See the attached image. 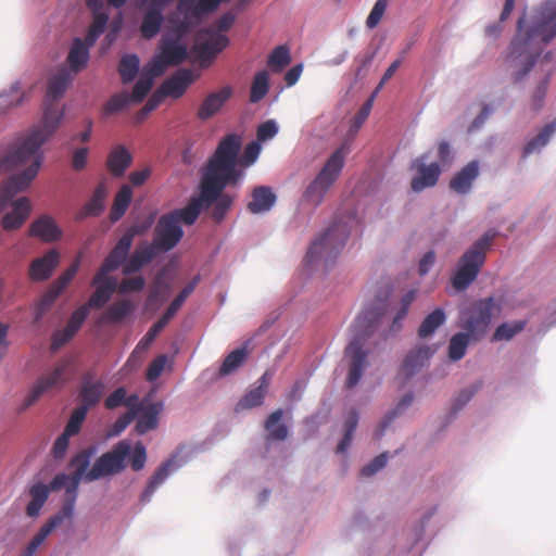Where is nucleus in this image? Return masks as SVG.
<instances>
[{"label":"nucleus","mask_w":556,"mask_h":556,"mask_svg":"<svg viewBox=\"0 0 556 556\" xmlns=\"http://www.w3.org/2000/svg\"><path fill=\"white\" fill-rule=\"evenodd\" d=\"M108 194V188L104 182L98 184L91 199L84 205L77 215L78 219L99 216L104 210V201Z\"/></svg>","instance_id":"nucleus-31"},{"label":"nucleus","mask_w":556,"mask_h":556,"mask_svg":"<svg viewBox=\"0 0 556 556\" xmlns=\"http://www.w3.org/2000/svg\"><path fill=\"white\" fill-rule=\"evenodd\" d=\"M478 175L479 163L471 161L455 174L450 181V187L457 193H467L471 189V185Z\"/></svg>","instance_id":"nucleus-29"},{"label":"nucleus","mask_w":556,"mask_h":556,"mask_svg":"<svg viewBox=\"0 0 556 556\" xmlns=\"http://www.w3.org/2000/svg\"><path fill=\"white\" fill-rule=\"evenodd\" d=\"M163 410V403L155 402L147 404L136 416L135 430L138 434H144L159 425V416Z\"/></svg>","instance_id":"nucleus-28"},{"label":"nucleus","mask_w":556,"mask_h":556,"mask_svg":"<svg viewBox=\"0 0 556 556\" xmlns=\"http://www.w3.org/2000/svg\"><path fill=\"white\" fill-rule=\"evenodd\" d=\"M496 235L495 230H488L460 256L458 267L451 279L456 290L467 289L477 278Z\"/></svg>","instance_id":"nucleus-8"},{"label":"nucleus","mask_w":556,"mask_h":556,"mask_svg":"<svg viewBox=\"0 0 556 556\" xmlns=\"http://www.w3.org/2000/svg\"><path fill=\"white\" fill-rule=\"evenodd\" d=\"M206 33L208 38L200 43L199 52L202 58L212 60L229 45V39L219 33L212 30H206Z\"/></svg>","instance_id":"nucleus-32"},{"label":"nucleus","mask_w":556,"mask_h":556,"mask_svg":"<svg viewBox=\"0 0 556 556\" xmlns=\"http://www.w3.org/2000/svg\"><path fill=\"white\" fill-rule=\"evenodd\" d=\"M132 161L131 154L124 146L115 147L106 159V168L115 177H122Z\"/></svg>","instance_id":"nucleus-30"},{"label":"nucleus","mask_w":556,"mask_h":556,"mask_svg":"<svg viewBox=\"0 0 556 556\" xmlns=\"http://www.w3.org/2000/svg\"><path fill=\"white\" fill-rule=\"evenodd\" d=\"M278 132V126L274 119L262 123L256 130L257 141L264 142L273 139Z\"/></svg>","instance_id":"nucleus-63"},{"label":"nucleus","mask_w":556,"mask_h":556,"mask_svg":"<svg viewBox=\"0 0 556 556\" xmlns=\"http://www.w3.org/2000/svg\"><path fill=\"white\" fill-rule=\"evenodd\" d=\"M60 295L61 293L51 286L47 289L37 303L35 321H39L42 318Z\"/></svg>","instance_id":"nucleus-52"},{"label":"nucleus","mask_w":556,"mask_h":556,"mask_svg":"<svg viewBox=\"0 0 556 556\" xmlns=\"http://www.w3.org/2000/svg\"><path fill=\"white\" fill-rule=\"evenodd\" d=\"M249 351L247 346H241L230 352L223 361L218 375L220 377L235 372L248 358Z\"/></svg>","instance_id":"nucleus-38"},{"label":"nucleus","mask_w":556,"mask_h":556,"mask_svg":"<svg viewBox=\"0 0 556 556\" xmlns=\"http://www.w3.org/2000/svg\"><path fill=\"white\" fill-rule=\"evenodd\" d=\"M67 482L65 473H58L54 476L49 485L41 482L35 483L29 489L30 502L26 507V514L29 517H37L47 502L51 491H60Z\"/></svg>","instance_id":"nucleus-16"},{"label":"nucleus","mask_w":556,"mask_h":556,"mask_svg":"<svg viewBox=\"0 0 556 556\" xmlns=\"http://www.w3.org/2000/svg\"><path fill=\"white\" fill-rule=\"evenodd\" d=\"M84 254L79 252L73 263L50 285L53 289L58 290L61 294L71 283L76 276Z\"/></svg>","instance_id":"nucleus-42"},{"label":"nucleus","mask_w":556,"mask_h":556,"mask_svg":"<svg viewBox=\"0 0 556 556\" xmlns=\"http://www.w3.org/2000/svg\"><path fill=\"white\" fill-rule=\"evenodd\" d=\"M549 74L548 73L540 83L539 85L536 86V88L534 89L532 96H531V109L532 111L534 112H538L540 111L543 105H544V99H545V94H546V90H547V86H548V78H549Z\"/></svg>","instance_id":"nucleus-58"},{"label":"nucleus","mask_w":556,"mask_h":556,"mask_svg":"<svg viewBox=\"0 0 556 556\" xmlns=\"http://www.w3.org/2000/svg\"><path fill=\"white\" fill-rule=\"evenodd\" d=\"M283 416L282 409H276L270 413L265 421V430L267 431V441H283L288 438V427L281 422Z\"/></svg>","instance_id":"nucleus-34"},{"label":"nucleus","mask_w":556,"mask_h":556,"mask_svg":"<svg viewBox=\"0 0 556 556\" xmlns=\"http://www.w3.org/2000/svg\"><path fill=\"white\" fill-rule=\"evenodd\" d=\"M350 235V228L345 223L334 222L327 228L308 248L306 262H329L334 260L342 251Z\"/></svg>","instance_id":"nucleus-9"},{"label":"nucleus","mask_w":556,"mask_h":556,"mask_svg":"<svg viewBox=\"0 0 556 556\" xmlns=\"http://www.w3.org/2000/svg\"><path fill=\"white\" fill-rule=\"evenodd\" d=\"M92 450H83L77 453L70 463L74 468L67 476V480L91 482L106 476L122 472L126 468V459L129 458L134 471L143 469L147 462V451L142 442H137L132 447L128 440L117 442L111 451L102 454L88 470L92 457Z\"/></svg>","instance_id":"nucleus-3"},{"label":"nucleus","mask_w":556,"mask_h":556,"mask_svg":"<svg viewBox=\"0 0 556 556\" xmlns=\"http://www.w3.org/2000/svg\"><path fill=\"white\" fill-rule=\"evenodd\" d=\"M157 251L160 250L153 242L138 247L126 261L123 273L129 275L139 271L154 260Z\"/></svg>","instance_id":"nucleus-26"},{"label":"nucleus","mask_w":556,"mask_h":556,"mask_svg":"<svg viewBox=\"0 0 556 556\" xmlns=\"http://www.w3.org/2000/svg\"><path fill=\"white\" fill-rule=\"evenodd\" d=\"M260 152H261V144L256 141H253V142H250L245 147L242 157L241 159L237 157L236 166H237V169L242 172V176L244 175V172L242 168L239 167V165L243 168L249 167L256 161V159L260 155ZM237 156H239V153L237 154Z\"/></svg>","instance_id":"nucleus-54"},{"label":"nucleus","mask_w":556,"mask_h":556,"mask_svg":"<svg viewBox=\"0 0 556 556\" xmlns=\"http://www.w3.org/2000/svg\"><path fill=\"white\" fill-rule=\"evenodd\" d=\"M140 9L143 10V17L140 25V33L144 39L155 37L164 22V11L174 0H138Z\"/></svg>","instance_id":"nucleus-13"},{"label":"nucleus","mask_w":556,"mask_h":556,"mask_svg":"<svg viewBox=\"0 0 556 556\" xmlns=\"http://www.w3.org/2000/svg\"><path fill=\"white\" fill-rule=\"evenodd\" d=\"M28 235L42 242L51 243L61 239L62 230L51 216L43 214L33 220Z\"/></svg>","instance_id":"nucleus-21"},{"label":"nucleus","mask_w":556,"mask_h":556,"mask_svg":"<svg viewBox=\"0 0 556 556\" xmlns=\"http://www.w3.org/2000/svg\"><path fill=\"white\" fill-rule=\"evenodd\" d=\"M130 101L129 96L126 92L116 93L112 96L104 105V113L112 115L124 110Z\"/></svg>","instance_id":"nucleus-57"},{"label":"nucleus","mask_w":556,"mask_h":556,"mask_svg":"<svg viewBox=\"0 0 556 556\" xmlns=\"http://www.w3.org/2000/svg\"><path fill=\"white\" fill-rule=\"evenodd\" d=\"M144 286L146 279L142 276L125 278L118 285L117 291L121 294H125L128 292H139L144 288Z\"/></svg>","instance_id":"nucleus-61"},{"label":"nucleus","mask_w":556,"mask_h":556,"mask_svg":"<svg viewBox=\"0 0 556 556\" xmlns=\"http://www.w3.org/2000/svg\"><path fill=\"white\" fill-rule=\"evenodd\" d=\"M139 58L136 54L124 55L118 65V72L124 84H128L136 77L139 71Z\"/></svg>","instance_id":"nucleus-46"},{"label":"nucleus","mask_w":556,"mask_h":556,"mask_svg":"<svg viewBox=\"0 0 556 556\" xmlns=\"http://www.w3.org/2000/svg\"><path fill=\"white\" fill-rule=\"evenodd\" d=\"M13 144L9 148L0 149V175L9 170L25 167L22 170V173L9 177L0 187V214L8 206L12 207V210L4 214V216L1 219L2 228L8 231L20 229L31 212V203L28 198L22 197L17 200H14L15 195L18 192L24 191L30 185L29 182L27 186L22 188L20 181V178L28 170L30 166V161H25L21 163L16 162L7 165V163H4V161L2 160L3 157H7V155L13 153Z\"/></svg>","instance_id":"nucleus-5"},{"label":"nucleus","mask_w":556,"mask_h":556,"mask_svg":"<svg viewBox=\"0 0 556 556\" xmlns=\"http://www.w3.org/2000/svg\"><path fill=\"white\" fill-rule=\"evenodd\" d=\"M137 231V228H129L119 238L115 247L111 250L100 266L99 276H103L105 273H111L117 269L127 260ZM100 277H98V279Z\"/></svg>","instance_id":"nucleus-17"},{"label":"nucleus","mask_w":556,"mask_h":556,"mask_svg":"<svg viewBox=\"0 0 556 556\" xmlns=\"http://www.w3.org/2000/svg\"><path fill=\"white\" fill-rule=\"evenodd\" d=\"M270 380L271 376L268 371H265L256 381L257 386L250 389L237 403L236 412H242L261 406L264 403Z\"/></svg>","instance_id":"nucleus-23"},{"label":"nucleus","mask_w":556,"mask_h":556,"mask_svg":"<svg viewBox=\"0 0 556 556\" xmlns=\"http://www.w3.org/2000/svg\"><path fill=\"white\" fill-rule=\"evenodd\" d=\"M177 9L186 18H200L205 14L199 9L198 0H178Z\"/></svg>","instance_id":"nucleus-60"},{"label":"nucleus","mask_w":556,"mask_h":556,"mask_svg":"<svg viewBox=\"0 0 556 556\" xmlns=\"http://www.w3.org/2000/svg\"><path fill=\"white\" fill-rule=\"evenodd\" d=\"M388 5V0H377L374 8L371 9L367 20L366 25L368 28H375L381 21L386 9Z\"/></svg>","instance_id":"nucleus-62"},{"label":"nucleus","mask_w":556,"mask_h":556,"mask_svg":"<svg viewBox=\"0 0 556 556\" xmlns=\"http://www.w3.org/2000/svg\"><path fill=\"white\" fill-rule=\"evenodd\" d=\"M134 309L129 300H121L111 304L102 316L103 323L116 324L122 321Z\"/></svg>","instance_id":"nucleus-39"},{"label":"nucleus","mask_w":556,"mask_h":556,"mask_svg":"<svg viewBox=\"0 0 556 556\" xmlns=\"http://www.w3.org/2000/svg\"><path fill=\"white\" fill-rule=\"evenodd\" d=\"M232 88L225 86L218 91L212 92L205 97L198 110V117L201 121H207L213 117L224 104L231 98Z\"/></svg>","instance_id":"nucleus-24"},{"label":"nucleus","mask_w":556,"mask_h":556,"mask_svg":"<svg viewBox=\"0 0 556 556\" xmlns=\"http://www.w3.org/2000/svg\"><path fill=\"white\" fill-rule=\"evenodd\" d=\"M87 414H88V410H86V407L77 406L72 412L71 417H70L63 432L70 437L76 435L80 431L83 422L85 421Z\"/></svg>","instance_id":"nucleus-53"},{"label":"nucleus","mask_w":556,"mask_h":556,"mask_svg":"<svg viewBox=\"0 0 556 556\" xmlns=\"http://www.w3.org/2000/svg\"><path fill=\"white\" fill-rule=\"evenodd\" d=\"M68 366L70 364L67 361H61L51 371L40 376L31 387L29 393L25 396L20 409L25 410L29 408L49 391L61 390L66 383L65 374Z\"/></svg>","instance_id":"nucleus-11"},{"label":"nucleus","mask_w":556,"mask_h":556,"mask_svg":"<svg viewBox=\"0 0 556 556\" xmlns=\"http://www.w3.org/2000/svg\"><path fill=\"white\" fill-rule=\"evenodd\" d=\"M232 201L233 198L231 195L223 193V191L220 192L218 198L214 201L215 206L212 211V217L215 222L219 223L224 219L232 204Z\"/></svg>","instance_id":"nucleus-56"},{"label":"nucleus","mask_w":556,"mask_h":556,"mask_svg":"<svg viewBox=\"0 0 556 556\" xmlns=\"http://www.w3.org/2000/svg\"><path fill=\"white\" fill-rule=\"evenodd\" d=\"M241 146L242 139L237 134H228L219 141L203 168L200 197L192 198L185 207L170 212L179 224H194L204 206L212 205L228 185L235 186L241 180L242 172L236 166Z\"/></svg>","instance_id":"nucleus-1"},{"label":"nucleus","mask_w":556,"mask_h":556,"mask_svg":"<svg viewBox=\"0 0 556 556\" xmlns=\"http://www.w3.org/2000/svg\"><path fill=\"white\" fill-rule=\"evenodd\" d=\"M61 255L55 249L47 251L42 256L33 260L28 267L30 280L40 282L48 280L59 266Z\"/></svg>","instance_id":"nucleus-18"},{"label":"nucleus","mask_w":556,"mask_h":556,"mask_svg":"<svg viewBox=\"0 0 556 556\" xmlns=\"http://www.w3.org/2000/svg\"><path fill=\"white\" fill-rule=\"evenodd\" d=\"M431 355L432 352L430 348L426 345H421L409 351L397 372V377L402 380V383H406L418 370H420Z\"/></svg>","instance_id":"nucleus-20"},{"label":"nucleus","mask_w":556,"mask_h":556,"mask_svg":"<svg viewBox=\"0 0 556 556\" xmlns=\"http://www.w3.org/2000/svg\"><path fill=\"white\" fill-rule=\"evenodd\" d=\"M416 289L408 290L402 298L400 308L397 309L391 326L392 331H399L402 328L401 321L406 317L410 304L415 301Z\"/></svg>","instance_id":"nucleus-51"},{"label":"nucleus","mask_w":556,"mask_h":556,"mask_svg":"<svg viewBox=\"0 0 556 556\" xmlns=\"http://www.w3.org/2000/svg\"><path fill=\"white\" fill-rule=\"evenodd\" d=\"M94 292L90 295L89 300L85 305L90 308H101L103 307L109 300L111 299V294H109V291L105 290L103 287H100V285H96Z\"/></svg>","instance_id":"nucleus-59"},{"label":"nucleus","mask_w":556,"mask_h":556,"mask_svg":"<svg viewBox=\"0 0 556 556\" xmlns=\"http://www.w3.org/2000/svg\"><path fill=\"white\" fill-rule=\"evenodd\" d=\"M276 201L277 197L270 187L258 186L252 190L247 208L252 214H263L270 211Z\"/></svg>","instance_id":"nucleus-27"},{"label":"nucleus","mask_w":556,"mask_h":556,"mask_svg":"<svg viewBox=\"0 0 556 556\" xmlns=\"http://www.w3.org/2000/svg\"><path fill=\"white\" fill-rule=\"evenodd\" d=\"M104 388V382L100 379H94L93 372H85L81 377L78 392V397L80 400L79 407H86V410L94 407L101 401Z\"/></svg>","instance_id":"nucleus-19"},{"label":"nucleus","mask_w":556,"mask_h":556,"mask_svg":"<svg viewBox=\"0 0 556 556\" xmlns=\"http://www.w3.org/2000/svg\"><path fill=\"white\" fill-rule=\"evenodd\" d=\"M350 152L351 146L348 141H344L331 153L319 173L305 189L303 200L306 203L316 207L324 202L327 192L338 180L344 166L345 157Z\"/></svg>","instance_id":"nucleus-7"},{"label":"nucleus","mask_w":556,"mask_h":556,"mask_svg":"<svg viewBox=\"0 0 556 556\" xmlns=\"http://www.w3.org/2000/svg\"><path fill=\"white\" fill-rule=\"evenodd\" d=\"M73 79L70 70L61 68L48 83V89L43 102V115L28 136L16 141L13 153L3 157L8 164L30 161L28 170L20 178L22 188L31 182L37 176L42 164L43 154L41 146L55 132L64 116V109L60 108L58 100L63 97Z\"/></svg>","instance_id":"nucleus-2"},{"label":"nucleus","mask_w":556,"mask_h":556,"mask_svg":"<svg viewBox=\"0 0 556 556\" xmlns=\"http://www.w3.org/2000/svg\"><path fill=\"white\" fill-rule=\"evenodd\" d=\"M159 76L161 75L154 74V70L149 64H147L132 88L131 97H129L130 100L134 102H141L151 90L154 78Z\"/></svg>","instance_id":"nucleus-36"},{"label":"nucleus","mask_w":556,"mask_h":556,"mask_svg":"<svg viewBox=\"0 0 556 556\" xmlns=\"http://www.w3.org/2000/svg\"><path fill=\"white\" fill-rule=\"evenodd\" d=\"M445 321V314L443 309L437 308L431 312L422 320L418 329V336L420 338H428Z\"/></svg>","instance_id":"nucleus-44"},{"label":"nucleus","mask_w":556,"mask_h":556,"mask_svg":"<svg viewBox=\"0 0 556 556\" xmlns=\"http://www.w3.org/2000/svg\"><path fill=\"white\" fill-rule=\"evenodd\" d=\"M470 338L472 337L469 332H458L451 338L448 345V357L452 361H459L465 356Z\"/></svg>","instance_id":"nucleus-47"},{"label":"nucleus","mask_w":556,"mask_h":556,"mask_svg":"<svg viewBox=\"0 0 556 556\" xmlns=\"http://www.w3.org/2000/svg\"><path fill=\"white\" fill-rule=\"evenodd\" d=\"M89 312L90 309L85 304L76 308L72 313L66 327L62 331H58L53 334L52 348L58 349L68 342L80 329Z\"/></svg>","instance_id":"nucleus-22"},{"label":"nucleus","mask_w":556,"mask_h":556,"mask_svg":"<svg viewBox=\"0 0 556 556\" xmlns=\"http://www.w3.org/2000/svg\"><path fill=\"white\" fill-rule=\"evenodd\" d=\"M525 328V321H517L515 324L504 323L500 325L493 334L494 341L510 340L514 336Z\"/></svg>","instance_id":"nucleus-55"},{"label":"nucleus","mask_w":556,"mask_h":556,"mask_svg":"<svg viewBox=\"0 0 556 556\" xmlns=\"http://www.w3.org/2000/svg\"><path fill=\"white\" fill-rule=\"evenodd\" d=\"M428 157L429 153L427 152L415 159L412 163V169L415 170V175L412 178L410 188L415 192L434 187L442 173L440 163H427Z\"/></svg>","instance_id":"nucleus-14"},{"label":"nucleus","mask_w":556,"mask_h":556,"mask_svg":"<svg viewBox=\"0 0 556 556\" xmlns=\"http://www.w3.org/2000/svg\"><path fill=\"white\" fill-rule=\"evenodd\" d=\"M153 243L160 251L174 249L184 236L182 228L177 218L169 213L162 215L154 229Z\"/></svg>","instance_id":"nucleus-15"},{"label":"nucleus","mask_w":556,"mask_h":556,"mask_svg":"<svg viewBox=\"0 0 556 556\" xmlns=\"http://www.w3.org/2000/svg\"><path fill=\"white\" fill-rule=\"evenodd\" d=\"M358 413L356 412V409H352L344 422V435L337 446L338 453L345 452V450L350 446L354 431L358 425Z\"/></svg>","instance_id":"nucleus-50"},{"label":"nucleus","mask_w":556,"mask_h":556,"mask_svg":"<svg viewBox=\"0 0 556 556\" xmlns=\"http://www.w3.org/2000/svg\"><path fill=\"white\" fill-rule=\"evenodd\" d=\"M413 401L414 394L412 392L404 394L402 399L399 401L396 407L388 412V414L384 416L383 420L380 424V429L377 433V437H381L384 430L389 427V425L407 407H409Z\"/></svg>","instance_id":"nucleus-48"},{"label":"nucleus","mask_w":556,"mask_h":556,"mask_svg":"<svg viewBox=\"0 0 556 556\" xmlns=\"http://www.w3.org/2000/svg\"><path fill=\"white\" fill-rule=\"evenodd\" d=\"M387 309V302L382 301L377 307H366L355 318L354 338L345 349V356L350 358V368L345 386L354 388L361 380L367 366V353L363 350L364 341L372 334Z\"/></svg>","instance_id":"nucleus-6"},{"label":"nucleus","mask_w":556,"mask_h":556,"mask_svg":"<svg viewBox=\"0 0 556 556\" xmlns=\"http://www.w3.org/2000/svg\"><path fill=\"white\" fill-rule=\"evenodd\" d=\"M174 463H175L174 459H167L159 466V468L154 471V473L150 478L146 489L143 490V492L141 494V502H143V503L150 502L154 492L169 476V473L174 467Z\"/></svg>","instance_id":"nucleus-33"},{"label":"nucleus","mask_w":556,"mask_h":556,"mask_svg":"<svg viewBox=\"0 0 556 556\" xmlns=\"http://www.w3.org/2000/svg\"><path fill=\"white\" fill-rule=\"evenodd\" d=\"M193 75L188 68H180L161 85V91L166 97L180 98L192 83Z\"/></svg>","instance_id":"nucleus-25"},{"label":"nucleus","mask_w":556,"mask_h":556,"mask_svg":"<svg viewBox=\"0 0 556 556\" xmlns=\"http://www.w3.org/2000/svg\"><path fill=\"white\" fill-rule=\"evenodd\" d=\"M269 90V75L266 71L257 72L253 78L250 92V102H260Z\"/></svg>","instance_id":"nucleus-45"},{"label":"nucleus","mask_w":556,"mask_h":556,"mask_svg":"<svg viewBox=\"0 0 556 556\" xmlns=\"http://www.w3.org/2000/svg\"><path fill=\"white\" fill-rule=\"evenodd\" d=\"M132 199V190L128 185H123L115 194L113 205L110 211V219L113 223L119 220L126 213Z\"/></svg>","instance_id":"nucleus-37"},{"label":"nucleus","mask_w":556,"mask_h":556,"mask_svg":"<svg viewBox=\"0 0 556 556\" xmlns=\"http://www.w3.org/2000/svg\"><path fill=\"white\" fill-rule=\"evenodd\" d=\"M93 21L86 35L88 46H93L100 35L104 31L109 21V15L103 10L92 11Z\"/></svg>","instance_id":"nucleus-43"},{"label":"nucleus","mask_w":556,"mask_h":556,"mask_svg":"<svg viewBox=\"0 0 556 556\" xmlns=\"http://www.w3.org/2000/svg\"><path fill=\"white\" fill-rule=\"evenodd\" d=\"M556 131V122H552L543 127V129L532 138L523 149V156L540 151L548 142L552 135Z\"/></svg>","instance_id":"nucleus-40"},{"label":"nucleus","mask_w":556,"mask_h":556,"mask_svg":"<svg viewBox=\"0 0 556 556\" xmlns=\"http://www.w3.org/2000/svg\"><path fill=\"white\" fill-rule=\"evenodd\" d=\"M290 61L289 48L287 46H278L268 55L267 64L273 72L278 73L287 66Z\"/></svg>","instance_id":"nucleus-49"},{"label":"nucleus","mask_w":556,"mask_h":556,"mask_svg":"<svg viewBox=\"0 0 556 556\" xmlns=\"http://www.w3.org/2000/svg\"><path fill=\"white\" fill-rule=\"evenodd\" d=\"M523 18L518 21V31L514 37L507 60L517 62L522 68L515 74L514 80L520 81L532 68L542 50L541 43H547L556 36V2L547 1L540 10L531 30L522 34Z\"/></svg>","instance_id":"nucleus-4"},{"label":"nucleus","mask_w":556,"mask_h":556,"mask_svg":"<svg viewBox=\"0 0 556 556\" xmlns=\"http://www.w3.org/2000/svg\"><path fill=\"white\" fill-rule=\"evenodd\" d=\"M159 53L148 63L154 74L162 75L169 66H177L187 60V47L178 38L163 37L160 41Z\"/></svg>","instance_id":"nucleus-12"},{"label":"nucleus","mask_w":556,"mask_h":556,"mask_svg":"<svg viewBox=\"0 0 556 556\" xmlns=\"http://www.w3.org/2000/svg\"><path fill=\"white\" fill-rule=\"evenodd\" d=\"M90 47L91 46H88L86 40L83 41L80 38L74 39L67 55V62L75 73L79 72L87 65Z\"/></svg>","instance_id":"nucleus-35"},{"label":"nucleus","mask_w":556,"mask_h":556,"mask_svg":"<svg viewBox=\"0 0 556 556\" xmlns=\"http://www.w3.org/2000/svg\"><path fill=\"white\" fill-rule=\"evenodd\" d=\"M62 522L61 516L51 518L31 539L36 544L41 545L50 532Z\"/></svg>","instance_id":"nucleus-64"},{"label":"nucleus","mask_w":556,"mask_h":556,"mask_svg":"<svg viewBox=\"0 0 556 556\" xmlns=\"http://www.w3.org/2000/svg\"><path fill=\"white\" fill-rule=\"evenodd\" d=\"M498 307L493 298L475 302L464 314L462 327L471 334L475 340L480 339L486 331L492 316Z\"/></svg>","instance_id":"nucleus-10"},{"label":"nucleus","mask_w":556,"mask_h":556,"mask_svg":"<svg viewBox=\"0 0 556 556\" xmlns=\"http://www.w3.org/2000/svg\"><path fill=\"white\" fill-rule=\"evenodd\" d=\"M84 254L79 252L73 263L50 285L53 289L58 290L61 294L71 283L76 276Z\"/></svg>","instance_id":"nucleus-41"}]
</instances>
